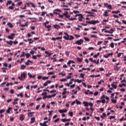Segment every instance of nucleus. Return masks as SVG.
<instances>
[{
    "mask_svg": "<svg viewBox=\"0 0 126 126\" xmlns=\"http://www.w3.org/2000/svg\"><path fill=\"white\" fill-rule=\"evenodd\" d=\"M12 3V1H11V0H8L7 1L6 4H7V5H8L9 4H11Z\"/></svg>",
    "mask_w": 126,
    "mask_h": 126,
    "instance_id": "c85d7f7f",
    "label": "nucleus"
},
{
    "mask_svg": "<svg viewBox=\"0 0 126 126\" xmlns=\"http://www.w3.org/2000/svg\"><path fill=\"white\" fill-rule=\"evenodd\" d=\"M107 7H108V8H109V9H112V5H110V4L108 5H107Z\"/></svg>",
    "mask_w": 126,
    "mask_h": 126,
    "instance_id": "603ef678",
    "label": "nucleus"
},
{
    "mask_svg": "<svg viewBox=\"0 0 126 126\" xmlns=\"http://www.w3.org/2000/svg\"><path fill=\"white\" fill-rule=\"evenodd\" d=\"M111 12L110 10H106L103 14V16H109V12Z\"/></svg>",
    "mask_w": 126,
    "mask_h": 126,
    "instance_id": "0eeeda50",
    "label": "nucleus"
},
{
    "mask_svg": "<svg viewBox=\"0 0 126 126\" xmlns=\"http://www.w3.org/2000/svg\"><path fill=\"white\" fill-rule=\"evenodd\" d=\"M21 4H22V2L20 1V2H19L17 4V5L18 6H20V5H21Z\"/></svg>",
    "mask_w": 126,
    "mask_h": 126,
    "instance_id": "052dcab7",
    "label": "nucleus"
},
{
    "mask_svg": "<svg viewBox=\"0 0 126 126\" xmlns=\"http://www.w3.org/2000/svg\"><path fill=\"white\" fill-rule=\"evenodd\" d=\"M105 33H109L110 34H113V32H114V30L113 29H111L110 30V31H105Z\"/></svg>",
    "mask_w": 126,
    "mask_h": 126,
    "instance_id": "9d476101",
    "label": "nucleus"
},
{
    "mask_svg": "<svg viewBox=\"0 0 126 126\" xmlns=\"http://www.w3.org/2000/svg\"><path fill=\"white\" fill-rule=\"evenodd\" d=\"M8 8H9V9H11V10H12V9H14V7H13V6H9Z\"/></svg>",
    "mask_w": 126,
    "mask_h": 126,
    "instance_id": "3c124183",
    "label": "nucleus"
},
{
    "mask_svg": "<svg viewBox=\"0 0 126 126\" xmlns=\"http://www.w3.org/2000/svg\"><path fill=\"white\" fill-rule=\"evenodd\" d=\"M76 102L77 105H80L81 104V102L77 99H76Z\"/></svg>",
    "mask_w": 126,
    "mask_h": 126,
    "instance_id": "c756f323",
    "label": "nucleus"
},
{
    "mask_svg": "<svg viewBox=\"0 0 126 126\" xmlns=\"http://www.w3.org/2000/svg\"><path fill=\"white\" fill-rule=\"evenodd\" d=\"M98 94H99V92H95L94 94V96H97Z\"/></svg>",
    "mask_w": 126,
    "mask_h": 126,
    "instance_id": "4d7b16f0",
    "label": "nucleus"
},
{
    "mask_svg": "<svg viewBox=\"0 0 126 126\" xmlns=\"http://www.w3.org/2000/svg\"><path fill=\"white\" fill-rule=\"evenodd\" d=\"M51 60H53V63H55V62H57V58H51Z\"/></svg>",
    "mask_w": 126,
    "mask_h": 126,
    "instance_id": "8fccbe9b",
    "label": "nucleus"
},
{
    "mask_svg": "<svg viewBox=\"0 0 126 126\" xmlns=\"http://www.w3.org/2000/svg\"><path fill=\"white\" fill-rule=\"evenodd\" d=\"M84 39L85 40V41H86L87 42H90V39H89V38L87 37H84Z\"/></svg>",
    "mask_w": 126,
    "mask_h": 126,
    "instance_id": "bb28decb",
    "label": "nucleus"
},
{
    "mask_svg": "<svg viewBox=\"0 0 126 126\" xmlns=\"http://www.w3.org/2000/svg\"><path fill=\"white\" fill-rule=\"evenodd\" d=\"M6 43L8 45H10V46H12V44H13V41L12 40H10L9 41H6Z\"/></svg>",
    "mask_w": 126,
    "mask_h": 126,
    "instance_id": "f8f14e48",
    "label": "nucleus"
},
{
    "mask_svg": "<svg viewBox=\"0 0 126 126\" xmlns=\"http://www.w3.org/2000/svg\"><path fill=\"white\" fill-rule=\"evenodd\" d=\"M82 60H83V58H79L78 57H77L76 58V60L77 61V62H79V63H81L82 62Z\"/></svg>",
    "mask_w": 126,
    "mask_h": 126,
    "instance_id": "4468645a",
    "label": "nucleus"
},
{
    "mask_svg": "<svg viewBox=\"0 0 126 126\" xmlns=\"http://www.w3.org/2000/svg\"><path fill=\"white\" fill-rule=\"evenodd\" d=\"M54 27L55 29H57L58 30H59V28H60V26H58V25H54Z\"/></svg>",
    "mask_w": 126,
    "mask_h": 126,
    "instance_id": "5701e85b",
    "label": "nucleus"
},
{
    "mask_svg": "<svg viewBox=\"0 0 126 126\" xmlns=\"http://www.w3.org/2000/svg\"><path fill=\"white\" fill-rule=\"evenodd\" d=\"M122 55H124V53H120L118 54L117 57L118 58H120Z\"/></svg>",
    "mask_w": 126,
    "mask_h": 126,
    "instance_id": "a19ab883",
    "label": "nucleus"
},
{
    "mask_svg": "<svg viewBox=\"0 0 126 126\" xmlns=\"http://www.w3.org/2000/svg\"><path fill=\"white\" fill-rule=\"evenodd\" d=\"M110 47L111 48H114V47H115V45H114V43L112 42L111 44H110Z\"/></svg>",
    "mask_w": 126,
    "mask_h": 126,
    "instance_id": "a18cd8bd",
    "label": "nucleus"
},
{
    "mask_svg": "<svg viewBox=\"0 0 126 126\" xmlns=\"http://www.w3.org/2000/svg\"><path fill=\"white\" fill-rule=\"evenodd\" d=\"M55 11H58V12H62V10L59 9H55Z\"/></svg>",
    "mask_w": 126,
    "mask_h": 126,
    "instance_id": "c03bdc74",
    "label": "nucleus"
},
{
    "mask_svg": "<svg viewBox=\"0 0 126 126\" xmlns=\"http://www.w3.org/2000/svg\"><path fill=\"white\" fill-rule=\"evenodd\" d=\"M114 68L115 70H117V71L120 70V68L118 67V66L117 65L114 66Z\"/></svg>",
    "mask_w": 126,
    "mask_h": 126,
    "instance_id": "b1692460",
    "label": "nucleus"
},
{
    "mask_svg": "<svg viewBox=\"0 0 126 126\" xmlns=\"http://www.w3.org/2000/svg\"><path fill=\"white\" fill-rule=\"evenodd\" d=\"M32 114H35V112H29L28 113V116L30 117V115H32Z\"/></svg>",
    "mask_w": 126,
    "mask_h": 126,
    "instance_id": "58836bf2",
    "label": "nucleus"
},
{
    "mask_svg": "<svg viewBox=\"0 0 126 126\" xmlns=\"http://www.w3.org/2000/svg\"><path fill=\"white\" fill-rule=\"evenodd\" d=\"M29 63H33V62L31 60H28L27 62L25 63V64H26V65H28L29 64Z\"/></svg>",
    "mask_w": 126,
    "mask_h": 126,
    "instance_id": "412c9836",
    "label": "nucleus"
},
{
    "mask_svg": "<svg viewBox=\"0 0 126 126\" xmlns=\"http://www.w3.org/2000/svg\"><path fill=\"white\" fill-rule=\"evenodd\" d=\"M45 53L46 55H48V57H50L51 55H53V53H50L48 51H45Z\"/></svg>",
    "mask_w": 126,
    "mask_h": 126,
    "instance_id": "a878e982",
    "label": "nucleus"
},
{
    "mask_svg": "<svg viewBox=\"0 0 126 126\" xmlns=\"http://www.w3.org/2000/svg\"><path fill=\"white\" fill-rule=\"evenodd\" d=\"M83 81H84V80H83ZM83 81L82 80H79V79H77V82L78 83H81Z\"/></svg>",
    "mask_w": 126,
    "mask_h": 126,
    "instance_id": "72a5a7b5",
    "label": "nucleus"
},
{
    "mask_svg": "<svg viewBox=\"0 0 126 126\" xmlns=\"http://www.w3.org/2000/svg\"><path fill=\"white\" fill-rule=\"evenodd\" d=\"M8 26L10 27V28H13V25L10 22L7 23Z\"/></svg>",
    "mask_w": 126,
    "mask_h": 126,
    "instance_id": "f3484780",
    "label": "nucleus"
},
{
    "mask_svg": "<svg viewBox=\"0 0 126 126\" xmlns=\"http://www.w3.org/2000/svg\"><path fill=\"white\" fill-rule=\"evenodd\" d=\"M28 75H29L30 78H35L36 77V75H32V74H30V73H28Z\"/></svg>",
    "mask_w": 126,
    "mask_h": 126,
    "instance_id": "1a4fd4ad",
    "label": "nucleus"
},
{
    "mask_svg": "<svg viewBox=\"0 0 126 126\" xmlns=\"http://www.w3.org/2000/svg\"><path fill=\"white\" fill-rule=\"evenodd\" d=\"M32 59L33 60H37V55H33Z\"/></svg>",
    "mask_w": 126,
    "mask_h": 126,
    "instance_id": "37998d69",
    "label": "nucleus"
},
{
    "mask_svg": "<svg viewBox=\"0 0 126 126\" xmlns=\"http://www.w3.org/2000/svg\"><path fill=\"white\" fill-rule=\"evenodd\" d=\"M43 86L45 87L46 86H48V84L47 83V82H45L43 84Z\"/></svg>",
    "mask_w": 126,
    "mask_h": 126,
    "instance_id": "774afa93",
    "label": "nucleus"
},
{
    "mask_svg": "<svg viewBox=\"0 0 126 126\" xmlns=\"http://www.w3.org/2000/svg\"><path fill=\"white\" fill-rule=\"evenodd\" d=\"M50 23V22L46 21L45 23L43 24V25L45 26V27H47V24H49Z\"/></svg>",
    "mask_w": 126,
    "mask_h": 126,
    "instance_id": "e433bc0d",
    "label": "nucleus"
},
{
    "mask_svg": "<svg viewBox=\"0 0 126 126\" xmlns=\"http://www.w3.org/2000/svg\"><path fill=\"white\" fill-rule=\"evenodd\" d=\"M59 74L60 75H62V76H65V73H63V72H61V73H59Z\"/></svg>",
    "mask_w": 126,
    "mask_h": 126,
    "instance_id": "4c0bfd02",
    "label": "nucleus"
},
{
    "mask_svg": "<svg viewBox=\"0 0 126 126\" xmlns=\"http://www.w3.org/2000/svg\"><path fill=\"white\" fill-rule=\"evenodd\" d=\"M106 22H109V20H103L102 22V25H105Z\"/></svg>",
    "mask_w": 126,
    "mask_h": 126,
    "instance_id": "6ab92c4d",
    "label": "nucleus"
},
{
    "mask_svg": "<svg viewBox=\"0 0 126 126\" xmlns=\"http://www.w3.org/2000/svg\"><path fill=\"white\" fill-rule=\"evenodd\" d=\"M111 101H112V103H113L114 104H116V103H117V100H116V99H111Z\"/></svg>",
    "mask_w": 126,
    "mask_h": 126,
    "instance_id": "c9c22d12",
    "label": "nucleus"
},
{
    "mask_svg": "<svg viewBox=\"0 0 126 126\" xmlns=\"http://www.w3.org/2000/svg\"><path fill=\"white\" fill-rule=\"evenodd\" d=\"M55 123H58V122H60V118H57L54 121Z\"/></svg>",
    "mask_w": 126,
    "mask_h": 126,
    "instance_id": "5fc2aeb1",
    "label": "nucleus"
},
{
    "mask_svg": "<svg viewBox=\"0 0 126 126\" xmlns=\"http://www.w3.org/2000/svg\"><path fill=\"white\" fill-rule=\"evenodd\" d=\"M69 115L70 116V117H73V112H69Z\"/></svg>",
    "mask_w": 126,
    "mask_h": 126,
    "instance_id": "79ce46f5",
    "label": "nucleus"
},
{
    "mask_svg": "<svg viewBox=\"0 0 126 126\" xmlns=\"http://www.w3.org/2000/svg\"><path fill=\"white\" fill-rule=\"evenodd\" d=\"M25 55V52H23L22 54L20 56L21 58H22L23 57H24V56Z\"/></svg>",
    "mask_w": 126,
    "mask_h": 126,
    "instance_id": "0e129e2a",
    "label": "nucleus"
},
{
    "mask_svg": "<svg viewBox=\"0 0 126 126\" xmlns=\"http://www.w3.org/2000/svg\"><path fill=\"white\" fill-rule=\"evenodd\" d=\"M111 86L114 89H117V85H115L114 84H112L111 85Z\"/></svg>",
    "mask_w": 126,
    "mask_h": 126,
    "instance_id": "cd10ccee",
    "label": "nucleus"
},
{
    "mask_svg": "<svg viewBox=\"0 0 126 126\" xmlns=\"http://www.w3.org/2000/svg\"><path fill=\"white\" fill-rule=\"evenodd\" d=\"M64 35H64L63 38H64L65 40H67V41H68V40L71 41L72 40L74 39V36L73 35H69L67 32H64Z\"/></svg>",
    "mask_w": 126,
    "mask_h": 126,
    "instance_id": "f257e3e1",
    "label": "nucleus"
},
{
    "mask_svg": "<svg viewBox=\"0 0 126 126\" xmlns=\"http://www.w3.org/2000/svg\"><path fill=\"white\" fill-rule=\"evenodd\" d=\"M102 100H101V102L103 103V104H105L106 103V100H105V99H101Z\"/></svg>",
    "mask_w": 126,
    "mask_h": 126,
    "instance_id": "de8ad7c7",
    "label": "nucleus"
},
{
    "mask_svg": "<svg viewBox=\"0 0 126 126\" xmlns=\"http://www.w3.org/2000/svg\"><path fill=\"white\" fill-rule=\"evenodd\" d=\"M59 113H66L67 112V110L64 109V110H62L60 109L59 110Z\"/></svg>",
    "mask_w": 126,
    "mask_h": 126,
    "instance_id": "ddd939ff",
    "label": "nucleus"
},
{
    "mask_svg": "<svg viewBox=\"0 0 126 126\" xmlns=\"http://www.w3.org/2000/svg\"><path fill=\"white\" fill-rule=\"evenodd\" d=\"M56 92H57V91L56 90H52L50 91V93H56Z\"/></svg>",
    "mask_w": 126,
    "mask_h": 126,
    "instance_id": "69168bd1",
    "label": "nucleus"
},
{
    "mask_svg": "<svg viewBox=\"0 0 126 126\" xmlns=\"http://www.w3.org/2000/svg\"><path fill=\"white\" fill-rule=\"evenodd\" d=\"M86 23H88V24H93V25H95V24H97V23H100V21L96 20H92L91 21H86Z\"/></svg>",
    "mask_w": 126,
    "mask_h": 126,
    "instance_id": "7ed1b4c3",
    "label": "nucleus"
},
{
    "mask_svg": "<svg viewBox=\"0 0 126 126\" xmlns=\"http://www.w3.org/2000/svg\"><path fill=\"white\" fill-rule=\"evenodd\" d=\"M48 79H49V77L44 76L42 77V80H47Z\"/></svg>",
    "mask_w": 126,
    "mask_h": 126,
    "instance_id": "473e14b6",
    "label": "nucleus"
},
{
    "mask_svg": "<svg viewBox=\"0 0 126 126\" xmlns=\"http://www.w3.org/2000/svg\"><path fill=\"white\" fill-rule=\"evenodd\" d=\"M27 74L25 72H23L21 74V77L19 76L18 79L21 80V81H23V78H26Z\"/></svg>",
    "mask_w": 126,
    "mask_h": 126,
    "instance_id": "f03ea898",
    "label": "nucleus"
},
{
    "mask_svg": "<svg viewBox=\"0 0 126 126\" xmlns=\"http://www.w3.org/2000/svg\"><path fill=\"white\" fill-rule=\"evenodd\" d=\"M73 13H74L75 14H76L77 13H79V11H75V10H74L73 11Z\"/></svg>",
    "mask_w": 126,
    "mask_h": 126,
    "instance_id": "864d4df0",
    "label": "nucleus"
},
{
    "mask_svg": "<svg viewBox=\"0 0 126 126\" xmlns=\"http://www.w3.org/2000/svg\"><path fill=\"white\" fill-rule=\"evenodd\" d=\"M83 18V15L82 14H80V15L79 16L78 20L79 21H82V19Z\"/></svg>",
    "mask_w": 126,
    "mask_h": 126,
    "instance_id": "6e6552de",
    "label": "nucleus"
},
{
    "mask_svg": "<svg viewBox=\"0 0 126 126\" xmlns=\"http://www.w3.org/2000/svg\"><path fill=\"white\" fill-rule=\"evenodd\" d=\"M14 36H15V33H11L10 35H8L7 36L8 39H10L11 40H13L14 38L13 37H14Z\"/></svg>",
    "mask_w": 126,
    "mask_h": 126,
    "instance_id": "423d86ee",
    "label": "nucleus"
},
{
    "mask_svg": "<svg viewBox=\"0 0 126 126\" xmlns=\"http://www.w3.org/2000/svg\"><path fill=\"white\" fill-rule=\"evenodd\" d=\"M35 117H32L31 119V124H34L35 123Z\"/></svg>",
    "mask_w": 126,
    "mask_h": 126,
    "instance_id": "2eb2a0df",
    "label": "nucleus"
},
{
    "mask_svg": "<svg viewBox=\"0 0 126 126\" xmlns=\"http://www.w3.org/2000/svg\"><path fill=\"white\" fill-rule=\"evenodd\" d=\"M46 13L47 12H42L41 13V16H44V15H45Z\"/></svg>",
    "mask_w": 126,
    "mask_h": 126,
    "instance_id": "bf43d9fd",
    "label": "nucleus"
},
{
    "mask_svg": "<svg viewBox=\"0 0 126 126\" xmlns=\"http://www.w3.org/2000/svg\"><path fill=\"white\" fill-rule=\"evenodd\" d=\"M26 68V65H21V69H25Z\"/></svg>",
    "mask_w": 126,
    "mask_h": 126,
    "instance_id": "2f4dec72",
    "label": "nucleus"
},
{
    "mask_svg": "<svg viewBox=\"0 0 126 126\" xmlns=\"http://www.w3.org/2000/svg\"><path fill=\"white\" fill-rule=\"evenodd\" d=\"M25 56H26V58L28 59L31 55L29 53H26L25 54Z\"/></svg>",
    "mask_w": 126,
    "mask_h": 126,
    "instance_id": "7c9ffc66",
    "label": "nucleus"
},
{
    "mask_svg": "<svg viewBox=\"0 0 126 126\" xmlns=\"http://www.w3.org/2000/svg\"><path fill=\"white\" fill-rule=\"evenodd\" d=\"M85 12L86 13H89V14H90L88 16H92V17H95V15H93L94 14V13L88 11H86Z\"/></svg>",
    "mask_w": 126,
    "mask_h": 126,
    "instance_id": "39448f33",
    "label": "nucleus"
},
{
    "mask_svg": "<svg viewBox=\"0 0 126 126\" xmlns=\"http://www.w3.org/2000/svg\"><path fill=\"white\" fill-rule=\"evenodd\" d=\"M54 74V72H49L48 73V75H53Z\"/></svg>",
    "mask_w": 126,
    "mask_h": 126,
    "instance_id": "49530a36",
    "label": "nucleus"
},
{
    "mask_svg": "<svg viewBox=\"0 0 126 126\" xmlns=\"http://www.w3.org/2000/svg\"><path fill=\"white\" fill-rule=\"evenodd\" d=\"M12 109V107H9L6 110V113L9 114L10 113V111Z\"/></svg>",
    "mask_w": 126,
    "mask_h": 126,
    "instance_id": "aec40b11",
    "label": "nucleus"
},
{
    "mask_svg": "<svg viewBox=\"0 0 126 126\" xmlns=\"http://www.w3.org/2000/svg\"><path fill=\"white\" fill-rule=\"evenodd\" d=\"M115 118H116V116H110V120H112V119H115Z\"/></svg>",
    "mask_w": 126,
    "mask_h": 126,
    "instance_id": "680f3d73",
    "label": "nucleus"
},
{
    "mask_svg": "<svg viewBox=\"0 0 126 126\" xmlns=\"http://www.w3.org/2000/svg\"><path fill=\"white\" fill-rule=\"evenodd\" d=\"M88 105H89V106L91 107H93V103L92 102L88 103Z\"/></svg>",
    "mask_w": 126,
    "mask_h": 126,
    "instance_id": "13d9d810",
    "label": "nucleus"
},
{
    "mask_svg": "<svg viewBox=\"0 0 126 126\" xmlns=\"http://www.w3.org/2000/svg\"><path fill=\"white\" fill-rule=\"evenodd\" d=\"M83 104H84L85 107H88V102L87 101L83 102Z\"/></svg>",
    "mask_w": 126,
    "mask_h": 126,
    "instance_id": "4be33fe9",
    "label": "nucleus"
},
{
    "mask_svg": "<svg viewBox=\"0 0 126 126\" xmlns=\"http://www.w3.org/2000/svg\"><path fill=\"white\" fill-rule=\"evenodd\" d=\"M67 79H60V81L63 82V81H66Z\"/></svg>",
    "mask_w": 126,
    "mask_h": 126,
    "instance_id": "6e6d98bb",
    "label": "nucleus"
},
{
    "mask_svg": "<svg viewBox=\"0 0 126 126\" xmlns=\"http://www.w3.org/2000/svg\"><path fill=\"white\" fill-rule=\"evenodd\" d=\"M5 111L4 109H1L0 110V114H2Z\"/></svg>",
    "mask_w": 126,
    "mask_h": 126,
    "instance_id": "338daca9",
    "label": "nucleus"
},
{
    "mask_svg": "<svg viewBox=\"0 0 126 126\" xmlns=\"http://www.w3.org/2000/svg\"><path fill=\"white\" fill-rule=\"evenodd\" d=\"M84 41L83 39H80V40H77L75 42V44L76 45H81L82 43H83Z\"/></svg>",
    "mask_w": 126,
    "mask_h": 126,
    "instance_id": "20e7f679",
    "label": "nucleus"
},
{
    "mask_svg": "<svg viewBox=\"0 0 126 126\" xmlns=\"http://www.w3.org/2000/svg\"><path fill=\"white\" fill-rule=\"evenodd\" d=\"M24 119H25V116H24L23 115H21L20 117V121H24Z\"/></svg>",
    "mask_w": 126,
    "mask_h": 126,
    "instance_id": "a211bd4d",
    "label": "nucleus"
},
{
    "mask_svg": "<svg viewBox=\"0 0 126 126\" xmlns=\"http://www.w3.org/2000/svg\"><path fill=\"white\" fill-rule=\"evenodd\" d=\"M71 63H75V62L73 61H69L68 62H67V64H68V65H69V66H70V64Z\"/></svg>",
    "mask_w": 126,
    "mask_h": 126,
    "instance_id": "9b49d317",
    "label": "nucleus"
},
{
    "mask_svg": "<svg viewBox=\"0 0 126 126\" xmlns=\"http://www.w3.org/2000/svg\"><path fill=\"white\" fill-rule=\"evenodd\" d=\"M5 84H6V82H4L2 83L1 84V85H0V87L1 86L2 87H3V85H5Z\"/></svg>",
    "mask_w": 126,
    "mask_h": 126,
    "instance_id": "ea45409f",
    "label": "nucleus"
},
{
    "mask_svg": "<svg viewBox=\"0 0 126 126\" xmlns=\"http://www.w3.org/2000/svg\"><path fill=\"white\" fill-rule=\"evenodd\" d=\"M47 123H48V121L44 122L42 126H48L47 125Z\"/></svg>",
    "mask_w": 126,
    "mask_h": 126,
    "instance_id": "09e8293b",
    "label": "nucleus"
},
{
    "mask_svg": "<svg viewBox=\"0 0 126 126\" xmlns=\"http://www.w3.org/2000/svg\"><path fill=\"white\" fill-rule=\"evenodd\" d=\"M80 75L81 78L84 79V76H85V74L81 73Z\"/></svg>",
    "mask_w": 126,
    "mask_h": 126,
    "instance_id": "f704fd0d",
    "label": "nucleus"
},
{
    "mask_svg": "<svg viewBox=\"0 0 126 126\" xmlns=\"http://www.w3.org/2000/svg\"><path fill=\"white\" fill-rule=\"evenodd\" d=\"M28 41H29V44H32L34 43V40H32V38H29Z\"/></svg>",
    "mask_w": 126,
    "mask_h": 126,
    "instance_id": "dca6fc26",
    "label": "nucleus"
},
{
    "mask_svg": "<svg viewBox=\"0 0 126 126\" xmlns=\"http://www.w3.org/2000/svg\"><path fill=\"white\" fill-rule=\"evenodd\" d=\"M47 98H48V95H47V94L45 95H44L43 97V100H44V99H47Z\"/></svg>",
    "mask_w": 126,
    "mask_h": 126,
    "instance_id": "e2e57ef3",
    "label": "nucleus"
},
{
    "mask_svg": "<svg viewBox=\"0 0 126 126\" xmlns=\"http://www.w3.org/2000/svg\"><path fill=\"white\" fill-rule=\"evenodd\" d=\"M120 12H121V11H120L119 10H117V11H113L112 12V13H115L116 14H118V13H120Z\"/></svg>",
    "mask_w": 126,
    "mask_h": 126,
    "instance_id": "393cba45",
    "label": "nucleus"
}]
</instances>
